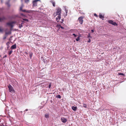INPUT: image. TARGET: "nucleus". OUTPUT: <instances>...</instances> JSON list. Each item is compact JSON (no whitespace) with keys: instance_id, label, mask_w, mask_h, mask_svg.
Returning a JSON list of instances; mask_svg holds the SVG:
<instances>
[{"instance_id":"f257e3e1","label":"nucleus","mask_w":126,"mask_h":126,"mask_svg":"<svg viewBox=\"0 0 126 126\" xmlns=\"http://www.w3.org/2000/svg\"><path fill=\"white\" fill-rule=\"evenodd\" d=\"M8 88L9 89V92L12 93H15V91L14 90L13 87L10 84L8 86Z\"/></svg>"},{"instance_id":"f03ea898","label":"nucleus","mask_w":126,"mask_h":126,"mask_svg":"<svg viewBox=\"0 0 126 126\" xmlns=\"http://www.w3.org/2000/svg\"><path fill=\"white\" fill-rule=\"evenodd\" d=\"M62 10L60 8H58L57 9L56 13L57 15L61 14V13Z\"/></svg>"},{"instance_id":"7ed1b4c3","label":"nucleus","mask_w":126,"mask_h":126,"mask_svg":"<svg viewBox=\"0 0 126 126\" xmlns=\"http://www.w3.org/2000/svg\"><path fill=\"white\" fill-rule=\"evenodd\" d=\"M16 23L15 21H13L12 22H8L7 23V24L11 27V28H12L13 26V24L15 23Z\"/></svg>"},{"instance_id":"20e7f679","label":"nucleus","mask_w":126,"mask_h":126,"mask_svg":"<svg viewBox=\"0 0 126 126\" xmlns=\"http://www.w3.org/2000/svg\"><path fill=\"white\" fill-rule=\"evenodd\" d=\"M83 17L81 16L79 17L78 18V20L79 21V23L81 24H82L83 21Z\"/></svg>"},{"instance_id":"39448f33","label":"nucleus","mask_w":126,"mask_h":126,"mask_svg":"<svg viewBox=\"0 0 126 126\" xmlns=\"http://www.w3.org/2000/svg\"><path fill=\"white\" fill-rule=\"evenodd\" d=\"M108 22L110 24H112L114 26H117V24L115 22H114L113 21L111 20H110L108 21Z\"/></svg>"},{"instance_id":"423d86ee","label":"nucleus","mask_w":126,"mask_h":126,"mask_svg":"<svg viewBox=\"0 0 126 126\" xmlns=\"http://www.w3.org/2000/svg\"><path fill=\"white\" fill-rule=\"evenodd\" d=\"M39 0H35L33 2L32 7H33L36 6L37 5V2Z\"/></svg>"},{"instance_id":"0eeeda50","label":"nucleus","mask_w":126,"mask_h":126,"mask_svg":"<svg viewBox=\"0 0 126 126\" xmlns=\"http://www.w3.org/2000/svg\"><path fill=\"white\" fill-rule=\"evenodd\" d=\"M61 121L63 123H65L67 121V119L66 118L63 117L61 119Z\"/></svg>"},{"instance_id":"6e6552de","label":"nucleus","mask_w":126,"mask_h":126,"mask_svg":"<svg viewBox=\"0 0 126 126\" xmlns=\"http://www.w3.org/2000/svg\"><path fill=\"white\" fill-rule=\"evenodd\" d=\"M16 48V44H15L14 45H12L11 47V48L12 50H13L14 49H15Z\"/></svg>"},{"instance_id":"1a4fd4ad","label":"nucleus","mask_w":126,"mask_h":126,"mask_svg":"<svg viewBox=\"0 0 126 126\" xmlns=\"http://www.w3.org/2000/svg\"><path fill=\"white\" fill-rule=\"evenodd\" d=\"M23 7V6H21L20 8V10L22 12L28 13L29 12V11H26L25 10H22V9Z\"/></svg>"},{"instance_id":"9d476101","label":"nucleus","mask_w":126,"mask_h":126,"mask_svg":"<svg viewBox=\"0 0 126 126\" xmlns=\"http://www.w3.org/2000/svg\"><path fill=\"white\" fill-rule=\"evenodd\" d=\"M72 109L74 111H76L77 109V107L72 106Z\"/></svg>"},{"instance_id":"9b49d317","label":"nucleus","mask_w":126,"mask_h":126,"mask_svg":"<svg viewBox=\"0 0 126 126\" xmlns=\"http://www.w3.org/2000/svg\"><path fill=\"white\" fill-rule=\"evenodd\" d=\"M99 17L101 18L103 20L104 19L103 18L104 17V16H102L101 14H100L99 15Z\"/></svg>"},{"instance_id":"f8f14e48","label":"nucleus","mask_w":126,"mask_h":126,"mask_svg":"<svg viewBox=\"0 0 126 126\" xmlns=\"http://www.w3.org/2000/svg\"><path fill=\"white\" fill-rule=\"evenodd\" d=\"M64 9L66 13V15H67V13L68 10L67 9V7H66V6H65L64 7Z\"/></svg>"},{"instance_id":"ddd939ff","label":"nucleus","mask_w":126,"mask_h":126,"mask_svg":"<svg viewBox=\"0 0 126 126\" xmlns=\"http://www.w3.org/2000/svg\"><path fill=\"white\" fill-rule=\"evenodd\" d=\"M57 27H59V28H61L64 29V28L62 26H61V25H57Z\"/></svg>"},{"instance_id":"4468645a","label":"nucleus","mask_w":126,"mask_h":126,"mask_svg":"<svg viewBox=\"0 0 126 126\" xmlns=\"http://www.w3.org/2000/svg\"><path fill=\"white\" fill-rule=\"evenodd\" d=\"M51 2L52 3L53 5V6L55 7V3L53 1H51Z\"/></svg>"},{"instance_id":"2eb2a0df","label":"nucleus","mask_w":126,"mask_h":126,"mask_svg":"<svg viewBox=\"0 0 126 126\" xmlns=\"http://www.w3.org/2000/svg\"><path fill=\"white\" fill-rule=\"evenodd\" d=\"M23 23H22L21 24H19V27L20 29H21V27H22V24Z\"/></svg>"},{"instance_id":"dca6fc26","label":"nucleus","mask_w":126,"mask_h":126,"mask_svg":"<svg viewBox=\"0 0 126 126\" xmlns=\"http://www.w3.org/2000/svg\"><path fill=\"white\" fill-rule=\"evenodd\" d=\"M45 116L46 118H48L49 117V114H45Z\"/></svg>"},{"instance_id":"f3484780","label":"nucleus","mask_w":126,"mask_h":126,"mask_svg":"<svg viewBox=\"0 0 126 126\" xmlns=\"http://www.w3.org/2000/svg\"><path fill=\"white\" fill-rule=\"evenodd\" d=\"M13 51L12 50L9 52L8 54L10 55L13 52Z\"/></svg>"},{"instance_id":"a211bd4d","label":"nucleus","mask_w":126,"mask_h":126,"mask_svg":"<svg viewBox=\"0 0 126 126\" xmlns=\"http://www.w3.org/2000/svg\"><path fill=\"white\" fill-rule=\"evenodd\" d=\"M58 18L59 19H60L61 18V14L58 15Z\"/></svg>"},{"instance_id":"6ab92c4d","label":"nucleus","mask_w":126,"mask_h":126,"mask_svg":"<svg viewBox=\"0 0 126 126\" xmlns=\"http://www.w3.org/2000/svg\"><path fill=\"white\" fill-rule=\"evenodd\" d=\"M32 53H30L29 54V57L30 58H31L32 56Z\"/></svg>"},{"instance_id":"aec40b11","label":"nucleus","mask_w":126,"mask_h":126,"mask_svg":"<svg viewBox=\"0 0 126 126\" xmlns=\"http://www.w3.org/2000/svg\"><path fill=\"white\" fill-rule=\"evenodd\" d=\"M5 18L4 17H3L1 18H0V21H3L4 19Z\"/></svg>"},{"instance_id":"412c9836","label":"nucleus","mask_w":126,"mask_h":126,"mask_svg":"<svg viewBox=\"0 0 126 126\" xmlns=\"http://www.w3.org/2000/svg\"><path fill=\"white\" fill-rule=\"evenodd\" d=\"M79 37H78L76 39V40L77 41H78L79 40Z\"/></svg>"},{"instance_id":"4be33fe9","label":"nucleus","mask_w":126,"mask_h":126,"mask_svg":"<svg viewBox=\"0 0 126 126\" xmlns=\"http://www.w3.org/2000/svg\"><path fill=\"white\" fill-rule=\"evenodd\" d=\"M56 97L58 98H60L61 97L60 95H57Z\"/></svg>"},{"instance_id":"5701e85b","label":"nucleus","mask_w":126,"mask_h":126,"mask_svg":"<svg viewBox=\"0 0 126 126\" xmlns=\"http://www.w3.org/2000/svg\"><path fill=\"white\" fill-rule=\"evenodd\" d=\"M51 83H50L49 84V85H48V88H50L51 87Z\"/></svg>"},{"instance_id":"b1692460","label":"nucleus","mask_w":126,"mask_h":126,"mask_svg":"<svg viewBox=\"0 0 126 126\" xmlns=\"http://www.w3.org/2000/svg\"><path fill=\"white\" fill-rule=\"evenodd\" d=\"M118 75H123V76H124L125 75L123 73H119L118 74Z\"/></svg>"},{"instance_id":"393cba45","label":"nucleus","mask_w":126,"mask_h":126,"mask_svg":"<svg viewBox=\"0 0 126 126\" xmlns=\"http://www.w3.org/2000/svg\"><path fill=\"white\" fill-rule=\"evenodd\" d=\"M3 29L1 28H0V32H3Z\"/></svg>"},{"instance_id":"a878e982","label":"nucleus","mask_w":126,"mask_h":126,"mask_svg":"<svg viewBox=\"0 0 126 126\" xmlns=\"http://www.w3.org/2000/svg\"><path fill=\"white\" fill-rule=\"evenodd\" d=\"M6 4H7V5L8 6V7H10V4L9 3V2H7L6 3Z\"/></svg>"},{"instance_id":"bb28decb","label":"nucleus","mask_w":126,"mask_h":126,"mask_svg":"<svg viewBox=\"0 0 126 126\" xmlns=\"http://www.w3.org/2000/svg\"><path fill=\"white\" fill-rule=\"evenodd\" d=\"M23 19L25 21H28V19Z\"/></svg>"},{"instance_id":"cd10ccee","label":"nucleus","mask_w":126,"mask_h":126,"mask_svg":"<svg viewBox=\"0 0 126 126\" xmlns=\"http://www.w3.org/2000/svg\"><path fill=\"white\" fill-rule=\"evenodd\" d=\"M83 107L85 108H87V106L85 104H83Z\"/></svg>"},{"instance_id":"c85d7f7f","label":"nucleus","mask_w":126,"mask_h":126,"mask_svg":"<svg viewBox=\"0 0 126 126\" xmlns=\"http://www.w3.org/2000/svg\"><path fill=\"white\" fill-rule=\"evenodd\" d=\"M73 35H74V37H76L77 36V35H76L75 33H73Z\"/></svg>"},{"instance_id":"c756f323","label":"nucleus","mask_w":126,"mask_h":126,"mask_svg":"<svg viewBox=\"0 0 126 126\" xmlns=\"http://www.w3.org/2000/svg\"><path fill=\"white\" fill-rule=\"evenodd\" d=\"M56 21L58 22L59 21V20L60 19H59V18H58V17H56Z\"/></svg>"},{"instance_id":"7c9ffc66","label":"nucleus","mask_w":126,"mask_h":126,"mask_svg":"<svg viewBox=\"0 0 126 126\" xmlns=\"http://www.w3.org/2000/svg\"><path fill=\"white\" fill-rule=\"evenodd\" d=\"M94 16H95L96 17H98L97 15H96L95 13H94Z\"/></svg>"},{"instance_id":"2f4dec72","label":"nucleus","mask_w":126,"mask_h":126,"mask_svg":"<svg viewBox=\"0 0 126 126\" xmlns=\"http://www.w3.org/2000/svg\"><path fill=\"white\" fill-rule=\"evenodd\" d=\"M88 37H90V38H92V37L91 36V35L89 33L88 34Z\"/></svg>"},{"instance_id":"473e14b6","label":"nucleus","mask_w":126,"mask_h":126,"mask_svg":"<svg viewBox=\"0 0 126 126\" xmlns=\"http://www.w3.org/2000/svg\"><path fill=\"white\" fill-rule=\"evenodd\" d=\"M7 37V36L6 35H5L3 37V39H5Z\"/></svg>"},{"instance_id":"72a5a7b5","label":"nucleus","mask_w":126,"mask_h":126,"mask_svg":"<svg viewBox=\"0 0 126 126\" xmlns=\"http://www.w3.org/2000/svg\"><path fill=\"white\" fill-rule=\"evenodd\" d=\"M29 0H25V2H27L29 1Z\"/></svg>"},{"instance_id":"f704fd0d","label":"nucleus","mask_w":126,"mask_h":126,"mask_svg":"<svg viewBox=\"0 0 126 126\" xmlns=\"http://www.w3.org/2000/svg\"><path fill=\"white\" fill-rule=\"evenodd\" d=\"M91 41V39L90 38H89V40L88 41V42L89 43H90V42Z\"/></svg>"},{"instance_id":"c9c22d12","label":"nucleus","mask_w":126,"mask_h":126,"mask_svg":"<svg viewBox=\"0 0 126 126\" xmlns=\"http://www.w3.org/2000/svg\"><path fill=\"white\" fill-rule=\"evenodd\" d=\"M9 42H8L6 43V44L8 46V45H9Z\"/></svg>"},{"instance_id":"e433bc0d","label":"nucleus","mask_w":126,"mask_h":126,"mask_svg":"<svg viewBox=\"0 0 126 126\" xmlns=\"http://www.w3.org/2000/svg\"><path fill=\"white\" fill-rule=\"evenodd\" d=\"M9 34V32H6L5 33V34L7 35V34Z\"/></svg>"},{"instance_id":"4c0bfd02","label":"nucleus","mask_w":126,"mask_h":126,"mask_svg":"<svg viewBox=\"0 0 126 126\" xmlns=\"http://www.w3.org/2000/svg\"><path fill=\"white\" fill-rule=\"evenodd\" d=\"M91 32H92L93 33L94 32V30H91Z\"/></svg>"},{"instance_id":"58836bf2","label":"nucleus","mask_w":126,"mask_h":126,"mask_svg":"<svg viewBox=\"0 0 126 126\" xmlns=\"http://www.w3.org/2000/svg\"><path fill=\"white\" fill-rule=\"evenodd\" d=\"M7 57V55H5L3 57V58L4 57Z\"/></svg>"},{"instance_id":"ea45409f","label":"nucleus","mask_w":126,"mask_h":126,"mask_svg":"<svg viewBox=\"0 0 126 126\" xmlns=\"http://www.w3.org/2000/svg\"><path fill=\"white\" fill-rule=\"evenodd\" d=\"M21 14V15L22 16H23L24 15L23 14Z\"/></svg>"},{"instance_id":"a19ab883","label":"nucleus","mask_w":126,"mask_h":126,"mask_svg":"<svg viewBox=\"0 0 126 126\" xmlns=\"http://www.w3.org/2000/svg\"><path fill=\"white\" fill-rule=\"evenodd\" d=\"M28 110V109H26L25 110H26V111H27V110Z\"/></svg>"},{"instance_id":"79ce46f5","label":"nucleus","mask_w":126,"mask_h":126,"mask_svg":"<svg viewBox=\"0 0 126 126\" xmlns=\"http://www.w3.org/2000/svg\"><path fill=\"white\" fill-rule=\"evenodd\" d=\"M62 20L63 21V19Z\"/></svg>"}]
</instances>
